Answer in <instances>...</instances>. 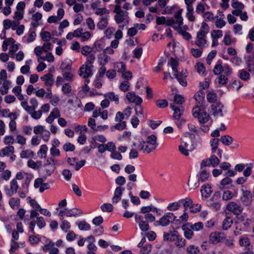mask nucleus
Segmentation results:
<instances>
[{
  "label": "nucleus",
  "instance_id": "nucleus-40",
  "mask_svg": "<svg viewBox=\"0 0 254 254\" xmlns=\"http://www.w3.org/2000/svg\"><path fill=\"white\" fill-rule=\"evenodd\" d=\"M20 202L19 198L12 197L9 200V204L12 209H16L20 206Z\"/></svg>",
  "mask_w": 254,
  "mask_h": 254
},
{
  "label": "nucleus",
  "instance_id": "nucleus-62",
  "mask_svg": "<svg viewBox=\"0 0 254 254\" xmlns=\"http://www.w3.org/2000/svg\"><path fill=\"white\" fill-rule=\"evenodd\" d=\"M183 229L184 231V234L185 238L189 240L191 239L193 235L192 230L188 228H184Z\"/></svg>",
  "mask_w": 254,
  "mask_h": 254
},
{
  "label": "nucleus",
  "instance_id": "nucleus-15",
  "mask_svg": "<svg viewBox=\"0 0 254 254\" xmlns=\"http://www.w3.org/2000/svg\"><path fill=\"white\" fill-rule=\"evenodd\" d=\"M86 239L88 242L87 246L88 249L87 253L89 254H96L95 251L97 250V247L94 244V242H95L94 237L91 235L87 237Z\"/></svg>",
  "mask_w": 254,
  "mask_h": 254
},
{
  "label": "nucleus",
  "instance_id": "nucleus-43",
  "mask_svg": "<svg viewBox=\"0 0 254 254\" xmlns=\"http://www.w3.org/2000/svg\"><path fill=\"white\" fill-rule=\"evenodd\" d=\"M11 85L9 81L5 80L3 82L2 85L0 88V92L2 95L6 94L8 93V89Z\"/></svg>",
  "mask_w": 254,
  "mask_h": 254
},
{
  "label": "nucleus",
  "instance_id": "nucleus-63",
  "mask_svg": "<svg viewBox=\"0 0 254 254\" xmlns=\"http://www.w3.org/2000/svg\"><path fill=\"white\" fill-rule=\"evenodd\" d=\"M232 6L235 9L242 10L244 8V5L240 2H239L238 0H232Z\"/></svg>",
  "mask_w": 254,
  "mask_h": 254
},
{
  "label": "nucleus",
  "instance_id": "nucleus-5",
  "mask_svg": "<svg viewBox=\"0 0 254 254\" xmlns=\"http://www.w3.org/2000/svg\"><path fill=\"white\" fill-rule=\"evenodd\" d=\"M201 139L199 137H198L197 142H192L191 144V147L189 148V144L188 142L184 140V139H181V144L179 146V149L181 153L184 155L185 156H188L189 155V152H191L193 150L198 144H200Z\"/></svg>",
  "mask_w": 254,
  "mask_h": 254
},
{
  "label": "nucleus",
  "instance_id": "nucleus-46",
  "mask_svg": "<svg viewBox=\"0 0 254 254\" xmlns=\"http://www.w3.org/2000/svg\"><path fill=\"white\" fill-rule=\"evenodd\" d=\"M72 62L68 59H65L63 61L61 64V68L62 70H70L71 68Z\"/></svg>",
  "mask_w": 254,
  "mask_h": 254
},
{
  "label": "nucleus",
  "instance_id": "nucleus-19",
  "mask_svg": "<svg viewBox=\"0 0 254 254\" xmlns=\"http://www.w3.org/2000/svg\"><path fill=\"white\" fill-rule=\"evenodd\" d=\"M124 190L125 189L121 187L116 188L114 191V196L112 198V201L113 203H117L121 199V196Z\"/></svg>",
  "mask_w": 254,
  "mask_h": 254
},
{
  "label": "nucleus",
  "instance_id": "nucleus-49",
  "mask_svg": "<svg viewBox=\"0 0 254 254\" xmlns=\"http://www.w3.org/2000/svg\"><path fill=\"white\" fill-rule=\"evenodd\" d=\"M199 181L198 179L197 180H193V179H190L189 178L188 185L190 187V189H195L197 188H198L199 186Z\"/></svg>",
  "mask_w": 254,
  "mask_h": 254
},
{
  "label": "nucleus",
  "instance_id": "nucleus-4",
  "mask_svg": "<svg viewBox=\"0 0 254 254\" xmlns=\"http://www.w3.org/2000/svg\"><path fill=\"white\" fill-rule=\"evenodd\" d=\"M176 219V216H175L173 213H165L159 220H155L154 225L155 226H161L162 227H166L170 223L173 222Z\"/></svg>",
  "mask_w": 254,
  "mask_h": 254
},
{
  "label": "nucleus",
  "instance_id": "nucleus-50",
  "mask_svg": "<svg viewBox=\"0 0 254 254\" xmlns=\"http://www.w3.org/2000/svg\"><path fill=\"white\" fill-rule=\"evenodd\" d=\"M239 244L241 246L246 247L248 250L250 249V241L247 237H241L239 240Z\"/></svg>",
  "mask_w": 254,
  "mask_h": 254
},
{
  "label": "nucleus",
  "instance_id": "nucleus-33",
  "mask_svg": "<svg viewBox=\"0 0 254 254\" xmlns=\"http://www.w3.org/2000/svg\"><path fill=\"white\" fill-rule=\"evenodd\" d=\"M233 221L232 218L226 213V217L222 223V229L224 230H227L231 227Z\"/></svg>",
  "mask_w": 254,
  "mask_h": 254
},
{
  "label": "nucleus",
  "instance_id": "nucleus-37",
  "mask_svg": "<svg viewBox=\"0 0 254 254\" xmlns=\"http://www.w3.org/2000/svg\"><path fill=\"white\" fill-rule=\"evenodd\" d=\"M2 153V156H8L10 154H13L14 152V148L13 146H8L0 150Z\"/></svg>",
  "mask_w": 254,
  "mask_h": 254
},
{
  "label": "nucleus",
  "instance_id": "nucleus-21",
  "mask_svg": "<svg viewBox=\"0 0 254 254\" xmlns=\"http://www.w3.org/2000/svg\"><path fill=\"white\" fill-rule=\"evenodd\" d=\"M178 231L174 230L169 233H163V240L164 241L175 242L178 235Z\"/></svg>",
  "mask_w": 254,
  "mask_h": 254
},
{
  "label": "nucleus",
  "instance_id": "nucleus-2",
  "mask_svg": "<svg viewBox=\"0 0 254 254\" xmlns=\"http://www.w3.org/2000/svg\"><path fill=\"white\" fill-rule=\"evenodd\" d=\"M134 220L135 222L138 224L140 230L146 232L150 229L149 223L154 222L155 217L151 213L146 214L144 216L136 214L134 216Z\"/></svg>",
  "mask_w": 254,
  "mask_h": 254
},
{
  "label": "nucleus",
  "instance_id": "nucleus-25",
  "mask_svg": "<svg viewBox=\"0 0 254 254\" xmlns=\"http://www.w3.org/2000/svg\"><path fill=\"white\" fill-rule=\"evenodd\" d=\"M53 74L51 73H48L40 77L42 81L45 82L46 86H51L54 83Z\"/></svg>",
  "mask_w": 254,
  "mask_h": 254
},
{
  "label": "nucleus",
  "instance_id": "nucleus-20",
  "mask_svg": "<svg viewBox=\"0 0 254 254\" xmlns=\"http://www.w3.org/2000/svg\"><path fill=\"white\" fill-rule=\"evenodd\" d=\"M205 93L202 90L197 91L194 95V98L196 101V105L199 106H204L203 102L204 100Z\"/></svg>",
  "mask_w": 254,
  "mask_h": 254
},
{
  "label": "nucleus",
  "instance_id": "nucleus-3",
  "mask_svg": "<svg viewBox=\"0 0 254 254\" xmlns=\"http://www.w3.org/2000/svg\"><path fill=\"white\" fill-rule=\"evenodd\" d=\"M192 114L200 125L206 123L210 119V117L209 114L206 112L204 106L195 105L192 108Z\"/></svg>",
  "mask_w": 254,
  "mask_h": 254
},
{
  "label": "nucleus",
  "instance_id": "nucleus-30",
  "mask_svg": "<svg viewBox=\"0 0 254 254\" xmlns=\"http://www.w3.org/2000/svg\"><path fill=\"white\" fill-rule=\"evenodd\" d=\"M201 192L202 196L208 197L212 192L211 186L208 184L204 185L201 187Z\"/></svg>",
  "mask_w": 254,
  "mask_h": 254
},
{
  "label": "nucleus",
  "instance_id": "nucleus-52",
  "mask_svg": "<svg viewBox=\"0 0 254 254\" xmlns=\"http://www.w3.org/2000/svg\"><path fill=\"white\" fill-rule=\"evenodd\" d=\"M232 182V180L229 177H226L221 180L220 185L218 186L219 188L222 190L225 188V186L229 185Z\"/></svg>",
  "mask_w": 254,
  "mask_h": 254
},
{
  "label": "nucleus",
  "instance_id": "nucleus-39",
  "mask_svg": "<svg viewBox=\"0 0 254 254\" xmlns=\"http://www.w3.org/2000/svg\"><path fill=\"white\" fill-rule=\"evenodd\" d=\"M42 237L43 236L40 237L39 235L36 236L34 235H30L29 237V242L30 245H34L38 244L40 241L43 242V239Z\"/></svg>",
  "mask_w": 254,
  "mask_h": 254
},
{
  "label": "nucleus",
  "instance_id": "nucleus-58",
  "mask_svg": "<svg viewBox=\"0 0 254 254\" xmlns=\"http://www.w3.org/2000/svg\"><path fill=\"white\" fill-rule=\"evenodd\" d=\"M217 98V94L213 91L209 92L207 95V100L210 103H214Z\"/></svg>",
  "mask_w": 254,
  "mask_h": 254
},
{
  "label": "nucleus",
  "instance_id": "nucleus-41",
  "mask_svg": "<svg viewBox=\"0 0 254 254\" xmlns=\"http://www.w3.org/2000/svg\"><path fill=\"white\" fill-rule=\"evenodd\" d=\"M220 141L225 145L229 146L233 142V138L229 135H225L220 137Z\"/></svg>",
  "mask_w": 254,
  "mask_h": 254
},
{
  "label": "nucleus",
  "instance_id": "nucleus-64",
  "mask_svg": "<svg viewBox=\"0 0 254 254\" xmlns=\"http://www.w3.org/2000/svg\"><path fill=\"white\" fill-rule=\"evenodd\" d=\"M152 246L150 244H145L141 248L140 253L141 254H148L151 251Z\"/></svg>",
  "mask_w": 254,
  "mask_h": 254
},
{
  "label": "nucleus",
  "instance_id": "nucleus-7",
  "mask_svg": "<svg viewBox=\"0 0 254 254\" xmlns=\"http://www.w3.org/2000/svg\"><path fill=\"white\" fill-rule=\"evenodd\" d=\"M18 188L19 186L16 179H12L10 182V188L8 186H5L4 190L7 196H11L17 192Z\"/></svg>",
  "mask_w": 254,
  "mask_h": 254
},
{
  "label": "nucleus",
  "instance_id": "nucleus-31",
  "mask_svg": "<svg viewBox=\"0 0 254 254\" xmlns=\"http://www.w3.org/2000/svg\"><path fill=\"white\" fill-rule=\"evenodd\" d=\"M75 224L80 231H89L91 230L90 224L84 220L76 222Z\"/></svg>",
  "mask_w": 254,
  "mask_h": 254
},
{
  "label": "nucleus",
  "instance_id": "nucleus-53",
  "mask_svg": "<svg viewBox=\"0 0 254 254\" xmlns=\"http://www.w3.org/2000/svg\"><path fill=\"white\" fill-rule=\"evenodd\" d=\"M104 45L101 41H96L94 43L92 49L94 52H100L104 48Z\"/></svg>",
  "mask_w": 254,
  "mask_h": 254
},
{
  "label": "nucleus",
  "instance_id": "nucleus-55",
  "mask_svg": "<svg viewBox=\"0 0 254 254\" xmlns=\"http://www.w3.org/2000/svg\"><path fill=\"white\" fill-rule=\"evenodd\" d=\"M181 204L180 200L177 202L170 203L167 206V209L169 211H175L179 209L180 207Z\"/></svg>",
  "mask_w": 254,
  "mask_h": 254
},
{
  "label": "nucleus",
  "instance_id": "nucleus-48",
  "mask_svg": "<svg viewBox=\"0 0 254 254\" xmlns=\"http://www.w3.org/2000/svg\"><path fill=\"white\" fill-rule=\"evenodd\" d=\"M168 64H170L171 65L174 73L178 72L177 67L179 64V63L176 59L171 58L170 62H168Z\"/></svg>",
  "mask_w": 254,
  "mask_h": 254
},
{
  "label": "nucleus",
  "instance_id": "nucleus-35",
  "mask_svg": "<svg viewBox=\"0 0 254 254\" xmlns=\"http://www.w3.org/2000/svg\"><path fill=\"white\" fill-rule=\"evenodd\" d=\"M48 150V147L46 144L41 145L40 149L37 152V155L40 158H45L47 156V152Z\"/></svg>",
  "mask_w": 254,
  "mask_h": 254
},
{
  "label": "nucleus",
  "instance_id": "nucleus-56",
  "mask_svg": "<svg viewBox=\"0 0 254 254\" xmlns=\"http://www.w3.org/2000/svg\"><path fill=\"white\" fill-rule=\"evenodd\" d=\"M199 251L198 247L194 245H190L187 249V252L189 254H196Z\"/></svg>",
  "mask_w": 254,
  "mask_h": 254
},
{
  "label": "nucleus",
  "instance_id": "nucleus-6",
  "mask_svg": "<svg viewBox=\"0 0 254 254\" xmlns=\"http://www.w3.org/2000/svg\"><path fill=\"white\" fill-rule=\"evenodd\" d=\"M220 163V160L215 155H211L208 158L203 159L200 163V169L206 166L215 167Z\"/></svg>",
  "mask_w": 254,
  "mask_h": 254
},
{
  "label": "nucleus",
  "instance_id": "nucleus-9",
  "mask_svg": "<svg viewBox=\"0 0 254 254\" xmlns=\"http://www.w3.org/2000/svg\"><path fill=\"white\" fill-rule=\"evenodd\" d=\"M226 208L236 216H239L243 211V207L234 201L229 202L226 206Z\"/></svg>",
  "mask_w": 254,
  "mask_h": 254
},
{
  "label": "nucleus",
  "instance_id": "nucleus-47",
  "mask_svg": "<svg viewBox=\"0 0 254 254\" xmlns=\"http://www.w3.org/2000/svg\"><path fill=\"white\" fill-rule=\"evenodd\" d=\"M157 137L154 135H151L147 138L146 142L148 143L151 146H153V148L155 149L158 146V144L157 143Z\"/></svg>",
  "mask_w": 254,
  "mask_h": 254
},
{
  "label": "nucleus",
  "instance_id": "nucleus-13",
  "mask_svg": "<svg viewBox=\"0 0 254 254\" xmlns=\"http://www.w3.org/2000/svg\"><path fill=\"white\" fill-rule=\"evenodd\" d=\"M224 107V105L220 102L214 103L211 105V110L212 115L214 117H223V110Z\"/></svg>",
  "mask_w": 254,
  "mask_h": 254
},
{
  "label": "nucleus",
  "instance_id": "nucleus-18",
  "mask_svg": "<svg viewBox=\"0 0 254 254\" xmlns=\"http://www.w3.org/2000/svg\"><path fill=\"white\" fill-rule=\"evenodd\" d=\"M138 149L142 151L143 153H149L154 151L155 148L151 146L148 143L145 141H142L139 142L137 146Z\"/></svg>",
  "mask_w": 254,
  "mask_h": 254
},
{
  "label": "nucleus",
  "instance_id": "nucleus-22",
  "mask_svg": "<svg viewBox=\"0 0 254 254\" xmlns=\"http://www.w3.org/2000/svg\"><path fill=\"white\" fill-rule=\"evenodd\" d=\"M36 37V34L35 32V28H34L32 27V28H30L29 30L28 37H23V40L27 43H30L35 40Z\"/></svg>",
  "mask_w": 254,
  "mask_h": 254
},
{
  "label": "nucleus",
  "instance_id": "nucleus-51",
  "mask_svg": "<svg viewBox=\"0 0 254 254\" xmlns=\"http://www.w3.org/2000/svg\"><path fill=\"white\" fill-rule=\"evenodd\" d=\"M95 14L101 16L109 15L110 10L105 7L99 8L94 11Z\"/></svg>",
  "mask_w": 254,
  "mask_h": 254
},
{
  "label": "nucleus",
  "instance_id": "nucleus-12",
  "mask_svg": "<svg viewBox=\"0 0 254 254\" xmlns=\"http://www.w3.org/2000/svg\"><path fill=\"white\" fill-rule=\"evenodd\" d=\"M206 38V34L198 31L196 34L195 44L200 49L205 48L207 46Z\"/></svg>",
  "mask_w": 254,
  "mask_h": 254
},
{
  "label": "nucleus",
  "instance_id": "nucleus-54",
  "mask_svg": "<svg viewBox=\"0 0 254 254\" xmlns=\"http://www.w3.org/2000/svg\"><path fill=\"white\" fill-rule=\"evenodd\" d=\"M180 204H182L186 210L188 207H191V205L192 204V200L188 197H187L185 199H182L180 200Z\"/></svg>",
  "mask_w": 254,
  "mask_h": 254
},
{
  "label": "nucleus",
  "instance_id": "nucleus-36",
  "mask_svg": "<svg viewBox=\"0 0 254 254\" xmlns=\"http://www.w3.org/2000/svg\"><path fill=\"white\" fill-rule=\"evenodd\" d=\"M239 77L243 81H248L250 78V74L246 69H243L239 70Z\"/></svg>",
  "mask_w": 254,
  "mask_h": 254
},
{
  "label": "nucleus",
  "instance_id": "nucleus-34",
  "mask_svg": "<svg viewBox=\"0 0 254 254\" xmlns=\"http://www.w3.org/2000/svg\"><path fill=\"white\" fill-rule=\"evenodd\" d=\"M186 244V240L178 234L175 241V246L179 248H182L185 246Z\"/></svg>",
  "mask_w": 254,
  "mask_h": 254
},
{
  "label": "nucleus",
  "instance_id": "nucleus-17",
  "mask_svg": "<svg viewBox=\"0 0 254 254\" xmlns=\"http://www.w3.org/2000/svg\"><path fill=\"white\" fill-rule=\"evenodd\" d=\"M170 108L174 111L173 117L174 120L179 121L183 114L184 109L182 107L181 108L178 107L175 104H170Z\"/></svg>",
  "mask_w": 254,
  "mask_h": 254
},
{
  "label": "nucleus",
  "instance_id": "nucleus-61",
  "mask_svg": "<svg viewBox=\"0 0 254 254\" xmlns=\"http://www.w3.org/2000/svg\"><path fill=\"white\" fill-rule=\"evenodd\" d=\"M70 228V224L68 221L66 220H62L61 228L64 232H67Z\"/></svg>",
  "mask_w": 254,
  "mask_h": 254
},
{
  "label": "nucleus",
  "instance_id": "nucleus-44",
  "mask_svg": "<svg viewBox=\"0 0 254 254\" xmlns=\"http://www.w3.org/2000/svg\"><path fill=\"white\" fill-rule=\"evenodd\" d=\"M220 141V139L218 138H212L210 140V143L211 147V152L212 153H214L216 152L217 149H218V146L219 145V142Z\"/></svg>",
  "mask_w": 254,
  "mask_h": 254
},
{
  "label": "nucleus",
  "instance_id": "nucleus-8",
  "mask_svg": "<svg viewBox=\"0 0 254 254\" xmlns=\"http://www.w3.org/2000/svg\"><path fill=\"white\" fill-rule=\"evenodd\" d=\"M128 17L127 13H118L115 14L114 19L116 22L119 24V28L123 29L125 26L127 25L128 23Z\"/></svg>",
  "mask_w": 254,
  "mask_h": 254
},
{
  "label": "nucleus",
  "instance_id": "nucleus-38",
  "mask_svg": "<svg viewBox=\"0 0 254 254\" xmlns=\"http://www.w3.org/2000/svg\"><path fill=\"white\" fill-rule=\"evenodd\" d=\"M223 65L222 62L221 60L217 61L216 64L214 66L213 72L215 75H220L223 71Z\"/></svg>",
  "mask_w": 254,
  "mask_h": 254
},
{
  "label": "nucleus",
  "instance_id": "nucleus-26",
  "mask_svg": "<svg viewBox=\"0 0 254 254\" xmlns=\"http://www.w3.org/2000/svg\"><path fill=\"white\" fill-rule=\"evenodd\" d=\"M42 14L39 12H37L34 14H33L32 15V21L31 23V25L34 28H36V27H37L40 25L39 21L42 19Z\"/></svg>",
  "mask_w": 254,
  "mask_h": 254
},
{
  "label": "nucleus",
  "instance_id": "nucleus-29",
  "mask_svg": "<svg viewBox=\"0 0 254 254\" xmlns=\"http://www.w3.org/2000/svg\"><path fill=\"white\" fill-rule=\"evenodd\" d=\"M105 98L110 100L111 101H114L116 104L119 103V98L118 95L115 94L113 92H109L104 95Z\"/></svg>",
  "mask_w": 254,
  "mask_h": 254
},
{
  "label": "nucleus",
  "instance_id": "nucleus-14",
  "mask_svg": "<svg viewBox=\"0 0 254 254\" xmlns=\"http://www.w3.org/2000/svg\"><path fill=\"white\" fill-rule=\"evenodd\" d=\"M225 238V235L221 232H212L209 235V241L213 244L220 242Z\"/></svg>",
  "mask_w": 254,
  "mask_h": 254
},
{
  "label": "nucleus",
  "instance_id": "nucleus-27",
  "mask_svg": "<svg viewBox=\"0 0 254 254\" xmlns=\"http://www.w3.org/2000/svg\"><path fill=\"white\" fill-rule=\"evenodd\" d=\"M201 169V170L199 172L198 179L199 181L203 183L208 180L210 176V173L209 171L207 170L206 169Z\"/></svg>",
  "mask_w": 254,
  "mask_h": 254
},
{
  "label": "nucleus",
  "instance_id": "nucleus-23",
  "mask_svg": "<svg viewBox=\"0 0 254 254\" xmlns=\"http://www.w3.org/2000/svg\"><path fill=\"white\" fill-rule=\"evenodd\" d=\"M109 15H106L100 18L99 21L97 24V28L100 30L105 29L108 25Z\"/></svg>",
  "mask_w": 254,
  "mask_h": 254
},
{
  "label": "nucleus",
  "instance_id": "nucleus-45",
  "mask_svg": "<svg viewBox=\"0 0 254 254\" xmlns=\"http://www.w3.org/2000/svg\"><path fill=\"white\" fill-rule=\"evenodd\" d=\"M126 127V122L125 121L121 122L119 123L116 124L115 126H113L111 127V130L112 131H115V130H123Z\"/></svg>",
  "mask_w": 254,
  "mask_h": 254
},
{
  "label": "nucleus",
  "instance_id": "nucleus-59",
  "mask_svg": "<svg viewBox=\"0 0 254 254\" xmlns=\"http://www.w3.org/2000/svg\"><path fill=\"white\" fill-rule=\"evenodd\" d=\"M101 209L103 212H112L113 210V206L111 203H104L101 206Z\"/></svg>",
  "mask_w": 254,
  "mask_h": 254
},
{
  "label": "nucleus",
  "instance_id": "nucleus-42",
  "mask_svg": "<svg viewBox=\"0 0 254 254\" xmlns=\"http://www.w3.org/2000/svg\"><path fill=\"white\" fill-rule=\"evenodd\" d=\"M110 58L105 54H101L98 57V61L99 64L105 66L109 62Z\"/></svg>",
  "mask_w": 254,
  "mask_h": 254
},
{
  "label": "nucleus",
  "instance_id": "nucleus-60",
  "mask_svg": "<svg viewBox=\"0 0 254 254\" xmlns=\"http://www.w3.org/2000/svg\"><path fill=\"white\" fill-rule=\"evenodd\" d=\"M0 174V179L5 181H8L11 177V172L8 170H5L1 172Z\"/></svg>",
  "mask_w": 254,
  "mask_h": 254
},
{
  "label": "nucleus",
  "instance_id": "nucleus-32",
  "mask_svg": "<svg viewBox=\"0 0 254 254\" xmlns=\"http://www.w3.org/2000/svg\"><path fill=\"white\" fill-rule=\"evenodd\" d=\"M42 238L43 239V242H44L47 243L43 247V250L44 251H50L52 249L54 248V246L55 245V244L53 242H52L50 239L46 238L45 237H42Z\"/></svg>",
  "mask_w": 254,
  "mask_h": 254
},
{
  "label": "nucleus",
  "instance_id": "nucleus-28",
  "mask_svg": "<svg viewBox=\"0 0 254 254\" xmlns=\"http://www.w3.org/2000/svg\"><path fill=\"white\" fill-rule=\"evenodd\" d=\"M83 213L82 210L77 208L72 209H67L66 217H76Z\"/></svg>",
  "mask_w": 254,
  "mask_h": 254
},
{
  "label": "nucleus",
  "instance_id": "nucleus-10",
  "mask_svg": "<svg viewBox=\"0 0 254 254\" xmlns=\"http://www.w3.org/2000/svg\"><path fill=\"white\" fill-rule=\"evenodd\" d=\"M93 65L83 64L79 68V75L84 78L91 77L93 74Z\"/></svg>",
  "mask_w": 254,
  "mask_h": 254
},
{
  "label": "nucleus",
  "instance_id": "nucleus-11",
  "mask_svg": "<svg viewBox=\"0 0 254 254\" xmlns=\"http://www.w3.org/2000/svg\"><path fill=\"white\" fill-rule=\"evenodd\" d=\"M242 194L240 196V200L246 206H249L253 201L252 192L248 190L241 189Z\"/></svg>",
  "mask_w": 254,
  "mask_h": 254
},
{
  "label": "nucleus",
  "instance_id": "nucleus-57",
  "mask_svg": "<svg viewBox=\"0 0 254 254\" xmlns=\"http://www.w3.org/2000/svg\"><path fill=\"white\" fill-rule=\"evenodd\" d=\"M115 67L117 69L119 72L122 73L124 72L126 70V65L123 62L116 63Z\"/></svg>",
  "mask_w": 254,
  "mask_h": 254
},
{
  "label": "nucleus",
  "instance_id": "nucleus-1",
  "mask_svg": "<svg viewBox=\"0 0 254 254\" xmlns=\"http://www.w3.org/2000/svg\"><path fill=\"white\" fill-rule=\"evenodd\" d=\"M182 9L178 10L174 14L176 19L172 18L166 20L164 16L158 17L156 18V23L158 25L166 24L169 26H172L175 30H179L180 27L183 24V18L181 15Z\"/></svg>",
  "mask_w": 254,
  "mask_h": 254
},
{
  "label": "nucleus",
  "instance_id": "nucleus-16",
  "mask_svg": "<svg viewBox=\"0 0 254 254\" xmlns=\"http://www.w3.org/2000/svg\"><path fill=\"white\" fill-rule=\"evenodd\" d=\"M126 98L129 103H134L136 104H141L143 100L141 97L135 95L134 92H128L126 95Z\"/></svg>",
  "mask_w": 254,
  "mask_h": 254
},
{
  "label": "nucleus",
  "instance_id": "nucleus-24",
  "mask_svg": "<svg viewBox=\"0 0 254 254\" xmlns=\"http://www.w3.org/2000/svg\"><path fill=\"white\" fill-rule=\"evenodd\" d=\"M174 76L181 85L183 86H186L187 85V82L186 79L187 75L186 73H183V72L181 73L177 72L174 73Z\"/></svg>",
  "mask_w": 254,
  "mask_h": 254
}]
</instances>
